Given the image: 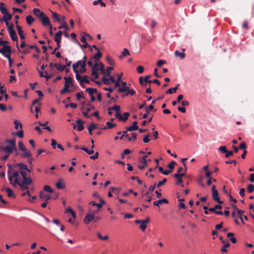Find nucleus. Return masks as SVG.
I'll use <instances>...</instances> for the list:
<instances>
[{"mask_svg": "<svg viewBox=\"0 0 254 254\" xmlns=\"http://www.w3.org/2000/svg\"><path fill=\"white\" fill-rule=\"evenodd\" d=\"M129 87L128 86H122L121 87H119L117 90V92L119 93H123L127 92L129 90Z\"/></svg>", "mask_w": 254, "mask_h": 254, "instance_id": "28", "label": "nucleus"}, {"mask_svg": "<svg viewBox=\"0 0 254 254\" xmlns=\"http://www.w3.org/2000/svg\"><path fill=\"white\" fill-rule=\"evenodd\" d=\"M179 86L180 84H177L175 87L168 89L166 93L167 94H172V93L176 92L177 90L179 88Z\"/></svg>", "mask_w": 254, "mask_h": 254, "instance_id": "18", "label": "nucleus"}, {"mask_svg": "<svg viewBox=\"0 0 254 254\" xmlns=\"http://www.w3.org/2000/svg\"><path fill=\"white\" fill-rule=\"evenodd\" d=\"M0 149L8 154H11L13 152V151L17 150L16 147L9 145H6L4 147H1Z\"/></svg>", "mask_w": 254, "mask_h": 254, "instance_id": "3", "label": "nucleus"}, {"mask_svg": "<svg viewBox=\"0 0 254 254\" xmlns=\"http://www.w3.org/2000/svg\"><path fill=\"white\" fill-rule=\"evenodd\" d=\"M5 142L6 143L9 144V145L16 146V140L15 138H13L12 139H7L5 140Z\"/></svg>", "mask_w": 254, "mask_h": 254, "instance_id": "29", "label": "nucleus"}, {"mask_svg": "<svg viewBox=\"0 0 254 254\" xmlns=\"http://www.w3.org/2000/svg\"><path fill=\"white\" fill-rule=\"evenodd\" d=\"M16 47H17V49H18V51H19V52H21V53H22L23 54H25H25H28V53H30V50H28V49H26V50H24V51H20V49H19V46H18V42H17V43H16Z\"/></svg>", "mask_w": 254, "mask_h": 254, "instance_id": "49", "label": "nucleus"}, {"mask_svg": "<svg viewBox=\"0 0 254 254\" xmlns=\"http://www.w3.org/2000/svg\"><path fill=\"white\" fill-rule=\"evenodd\" d=\"M136 69H137V72L141 74L143 72L144 68L143 66H142L141 65H139L137 67Z\"/></svg>", "mask_w": 254, "mask_h": 254, "instance_id": "55", "label": "nucleus"}, {"mask_svg": "<svg viewBox=\"0 0 254 254\" xmlns=\"http://www.w3.org/2000/svg\"><path fill=\"white\" fill-rule=\"evenodd\" d=\"M102 57V54L98 50L97 53L91 58V60H94L95 63H98L100 59Z\"/></svg>", "mask_w": 254, "mask_h": 254, "instance_id": "8", "label": "nucleus"}, {"mask_svg": "<svg viewBox=\"0 0 254 254\" xmlns=\"http://www.w3.org/2000/svg\"><path fill=\"white\" fill-rule=\"evenodd\" d=\"M24 152L22 154V157L23 158H26V157H30L32 156L31 153L28 151L27 150L26 151H24Z\"/></svg>", "mask_w": 254, "mask_h": 254, "instance_id": "48", "label": "nucleus"}, {"mask_svg": "<svg viewBox=\"0 0 254 254\" xmlns=\"http://www.w3.org/2000/svg\"><path fill=\"white\" fill-rule=\"evenodd\" d=\"M135 223L136 224L140 223L139 226V228L142 231H144L146 228V225L144 223V222L142 221V220H136L135 221Z\"/></svg>", "mask_w": 254, "mask_h": 254, "instance_id": "13", "label": "nucleus"}, {"mask_svg": "<svg viewBox=\"0 0 254 254\" xmlns=\"http://www.w3.org/2000/svg\"><path fill=\"white\" fill-rule=\"evenodd\" d=\"M100 202L99 203H96L95 201H91L89 202V205H92L93 206H96L99 208H101L103 205H104L106 202L104 201L102 198H100L99 199Z\"/></svg>", "mask_w": 254, "mask_h": 254, "instance_id": "4", "label": "nucleus"}, {"mask_svg": "<svg viewBox=\"0 0 254 254\" xmlns=\"http://www.w3.org/2000/svg\"><path fill=\"white\" fill-rule=\"evenodd\" d=\"M33 12L34 14L40 19L45 15L43 12L41 11L40 10L37 8H34L33 9Z\"/></svg>", "mask_w": 254, "mask_h": 254, "instance_id": "5", "label": "nucleus"}, {"mask_svg": "<svg viewBox=\"0 0 254 254\" xmlns=\"http://www.w3.org/2000/svg\"><path fill=\"white\" fill-rule=\"evenodd\" d=\"M26 20L27 24L31 25L35 21V19L31 15H29L26 17Z\"/></svg>", "mask_w": 254, "mask_h": 254, "instance_id": "23", "label": "nucleus"}, {"mask_svg": "<svg viewBox=\"0 0 254 254\" xmlns=\"http://www.w3.org/2000/svg\"><path fill=\"white\" fill-rule=\"evenodd\" d=\"M19 184H21V182L19 181V180L18 178H15L14 182L13 183V184H12V185L13 186H16V185H17L19 186Z\"/></svg>", "mask_w": 254, "mask_h": 254, "instance_id": "59", "label": "nucleus"}, {"mask_svg": "<svg viewBox=\"0 0 254 254\" xmlns=\"http://www.w3.org/2000/svg\"><path fill=\"white\" fill-rule=\"evenodd\" d=\"M39 196L40 198L45 199L46 201L49 200L51 196L50 194H45L43 192L41 191L40 193Z\"/></svg>", "mask_w": 254, "mask_h": 254, "instance_id": "17", "label": "nucleus"}, {"mask_svg": "<svg viewBox=\"0 0 254 254\" xmlns=\"http://www.w3.org/2000/svg\"><path fill=\"white\" fill-rule=\"evenodd\" d=\"M11 48L10 46L4 45L2 49H0V53L3 54L5 53H10Z\"/></svg>", "mask_w": 254, "mask_h": 254, "instance_id": "9", "label": "nucleus"}, {"mask_svg": "<svg viewBox=\"0 0 254 254\" xmlns=\"http://www.w3.org/2000/svg\"><path fill=\"white\" fill-rule=\"evenodd\" d=\"M3 18L0 19L1 21H4L5 22V24L6 26H8V20H10L12 18V15L8 13H6V14H3Z\"/></svg>", "mask_w": 254, "mask_h": 254, "instance_id": "7", "label": "nucleus"}, {"mask_svg": "<svg viewBox=\"0 0 254 254\" xmlns=\"http://www.w3.org/2000/svg\"><path fill=\"white\" fill-rule=\"evenodd\" d=\"M40 99H37L33 101L32 106L31 107V109H30L31 112L33 113V107H32V106L33 105L37 104H38L39 106L41 105V104L40 103Z\"/></svg>", "mask_w": 254, "mask_h": 254, "instance_id": "41", "label": "nucleus"}, {"mask_svg": "<svg viewBox=\"0 0 254 254\" xmlns=\"http://www.w3.org/2000/svg\"><path fill=\"white\" fill-rule=\"evenodd\" d=\"M212 198L213 199L217 201L219 204H222L223 203V201H221L219 197L218 196V191L216 189L215 186L213 185L212 187Z\"/></svg>", "mask_w": 254, "mask_h": 254, "instance_id": "1", "label": "nucleus"}, {"mask_svg": "<svg viewBox=\"0 0 254 254\" xmlns=\"http://www.w3.org/2000/svg\"><path fill=\"white\" fill-rule=\"evenodd\" d=\"M219 150L223 153H225L226 152L227 149L225 146H221L219 148Z\"/></svg>", "mask_w": 254, "mask_h": 254, "instance_id": "63", "label": "nucleus"}, {"mask_svg": "<svg viewBox=\"0 0 254 254\" xmlns=\"http://www.w3.org/2000/svg\"><path fill=\"white\" fill-rule=\"evenodd\" d=\"M151 75H147V76H145V77H144L145 85H146L147 83H148L149 84H150L151 83H156L158 85H160L161 82L157 79H154L153 80L148 81V79L150 78L151 77Z\"/></svg>", "mask_w": 254, "mask_h": 254, "instance_id": "6", "label": "nucleus"}, {"mask_svg": "<svg viewBox=\"0 0 254 254\" xmlns=\"http://www.w3.org/2000/svg\"><path fill=\"white\" fill-rule=\"evenodd\" d=\"M150 137V134H148L146 135L144 138H143V141L144 143H148L149 142V137Z\"/></svg>", "mask_w": 254, "mask_h": 254, "instance_id": "64", "label": "nucleus"}, {"mask_svg": "<svg viewBox=\"0 0 254 254\" xmlns=\"http://www.w3.org/2000/svg\"><path fill=\"white\" fill-rule=\"evenodd\" d=\"M16 29L18 31V33L19 35L20 38L21 39L24 40L25 38V37L23 35V31L21 29V26L18 25H16Z\"/></svg>", "mask_w": 254, "mask_h": 254, "instance_id": "22", "label": "nucleus"}, {"mask_svg": "<svg viewBox=\"0 0 254 254\" xmlns=\"http://www.w3.org/2000/svg\"><path fill=\"white\" fill-rule=\"evenodd\" d=\"M56 187L58 189H63L64 187V184H62L61 182H58L56 184Z\"/></svg>", "mask_w": 254, "mask_h": 254, "instance_id": "62", "label": "nucleus"}, {"mask_svg": "<svg viewBox=\"0 0 254 254\" xmlns=\"http://www.w3.org/2000/svg\"><path fill=\"white\" fill-rule=\"evenodd\" d=\"M166 63V61L163 60H159L157 63V65L158 67H161L163 64H165Z\"/></svg>", "mask_w": 254, "mask_h": 254, "instance_id": "56", "label": "nucleus"}, {"mask_svg": "<svg viewBox=\"0 0 254 254\" xmlns=\"http://www.w3.org/2000/svg\"><path fill=\"white\" fill-rule=\"evenodd\" d=\"M16 166H18L19 167V172L21 171V170H28V167L27 166L23 163H18L16 164Z\"/></svg>", "mask_w": 254, "mask_h": 254, "instance_id": "20", "label": "nucleus"}, {"mask_svg": "<svg viewBox=\"0 0 254 254\" xmlns=\"http://www.w3.org/2000/svg\"><path fill=\"white\" fill-rule=\"evenodd\" d=\"M85 91L88 92L90 96L93 95L94 93H96L97 92V90L96 88L92 87L87 88Z\"/></svg>", "mask_w": 254, "mask_h": 254, "instance_id": "19", "label": "nucleus"}, {"mask_svg": "<svg viewBox=\"0 0 254 254\" xmlns=\"http://www.w3.org/2000/svg\"><path fill=\"white\" fill-rule=\"evenodd\" d=\"M247 191L249 193H251L254 191V185L253 184H249L247 186Z\"/></svg>", "mask_w": 254, "mask_h": 254, "instance_id": "43", "label": "nucleus"}, {"mask_svg": "<svg viewBox=\"0 0 254 254\" xmlns=\"http://www.w3.org/2000/svg\"><path fill=\"white\" fill-rule=\"evenodd\" d=\"M76 122L78 125V127H77L78 131H81L82 130H83V129L84 128V126L83 125V122L81 119H78L76 120Z\"/></svg>", "mask_w": 254, "mask_h": 254, "instance_id": "14", "label": "nucleus"}, {"mask_svg": "<svg viewBox=\"0 0 254 254\" xmlns=\"http://www.w3.org/2000/svg\"><path fill=\"white\" fill-rule=\"evenodd\" d=\"M168 200L166 198H162L156 201H154L153 203L154 205L159 206L162 203H168Z\"/></svg>", "mask_w": 254, "mask_h": 254, "instance_id": "11", "label": "nucleus"}, {"mask_svg": "<svg viewBox=\"0 0 254 254\" xmlns=\"http://www.w3.org/2000/svg\"><path fill=\"white\" fill-rule=\"evenodd\" d=\"M52 16H53V18H54L56 20L58 21V22H60L61 19L60 18V15H59L55 12H52Z\"/></svg>", "mask_w": 254, "mask_h": 254, "instance_id": "46", "label": "nucleus"}, {"mask_svg": "<svg viewBox=\"0 0 254 254\" xmlns=\"http://www.w3.org/2000/svg\"><path fill=\"white\" fill-rule=\"evenodd\" d=\"M64 79L65 81V83H66L68 85L70 84L71 86H73L72 79L71 77H65Z\"/></svg>", "mask_w": 254, "mask_h": 254, "instance_id": "30", "label": "nucleus"}, {"mask_svg": "<svg viewBox=\"0 0 254 254\" xmlns=\"http://www.w3.org/2000/svg\"><path fill=\"white\" fill-rule=\"evenodd\" d=\"M64 28H65L66 30H68L69 29L68 26L66 22H63L61 25L58 27L59 29H61Z\"/></svg>", "mask_w": 254, "mask_h": 254, "instance_id": "45", "label": "nucleus"}, {"mask_svg": "<svg viewBox=\"0 0 254 254\" xmlns=\"http://www.w3.org/2000/svg\"><path fill=\"white\" fill-rule=\"evenodd\" d=\"M14 124L15 125V129H18V127L19 126L20 128H22V125L21 124V123L18 120H15L14 121Z\"/></svg>", "mask_w": 254, "mask_h": 254, "instance_id": "47", "label": "nucleus"}, {"mask_svg": "<svg viewBox=\"0 0 254 254\" xmlns=\"http://www.w3.org/2000/svg\"><path fill=\"white\" fill-rule=\"evenodd\" d=\"M69 87V85L64 83V87L62 90L60 91V93L61 94H64L66 92H70V91L68 89Z\"/></svg>", "mask_w": 254, "mask_h": 254, "instance_id": "24", "label": "nucleus"}, {"mask_svg": "<svg viewBox=\"0 0 254 254\" xmlns=\"http://www.w3.org/2000/svg\"><path fill=\"white\" fill-rule=\"evenodd\" d=\"M127 55H129V52L127 49L125 48L124 49V51L122 52L121 58H122V57H126Z\"/></svg>", "mask_w": 254, "mask_h": 254, "instance_id": "51", "label": "nucleus"}, {"mask_svg": "<svg viewBox=\"0 0 254 254\" xmlns=\"http://www.w3.org/2000/svg\"><path fill=\"white\" fill-rule=\"evenodd\" d=\"M9 36L13 41H16L18 42V37L15 30L9 31Z\"/></svg>", "mask_w": 254, "mask_h": 254, "instance_id": "12", "label": "nucleus"}, {"mask_svg": "<svg viewBox=\"0 0 254 254\" xmlns=\"http://www.w3.org/2000/svg\"><path fill=\"white\" fill-rule=\"evenodd\" d=\"M129 116V114L128 112H125L123 114V116H122V119H121V121H122L124 122H125L128 119V117Z\"/></svg>", "mask_w": 254, "mask_h": 254, "instance_id": "44", "label": "nucleus"}, {"mask_svg": "<svg viewBox=\"0 0 254 254\" xmlns=\"http://www.w3.org/2000/svg\"><path fill=\"white\" fill-rule=\"evenodd\" d=\"M97 236L100 239L102 240H107L109 239L108 236L106 235L105 236H102L101 235V233H98L97 234Z\"/></svg>", "mask_w": 254, "mask_h": 254, "instance_id": "52", "label": "nucleus"}, {"mask_svg": "<svg viewBox=\"0 0 254 254\" xmlns=\"http://www.w3.org/2000/svg\"><path fill=\"white\" fill-rule=\"evenodd\" d=\"M4 5L5 4L4 3L0 2V10L2 14H6V13H8L6 8L4 6Z\"/></svg>", "mask_w": 254, "mask_h": 254, "instance_id": "26", "label": "nucleus"}, {"mask_svg": "<svg viewBox=\"0 0 254 254\" xmlns=\"http://www.w3.org/2000/svg\"><path fill=\"white\" fill-rule=\"evenodd\" d=\"M96 128H97V126L96 124H95L94 123L90 124V125L88 127V130L89 131V133L90 135H92V134H93L92 130L93 129H95Z\"/></svg>", "mask_w": 254, "mask_h": 254, "instance_id": "21", "label": "nucleus"}, {"mask_svg": "<svg viewBox=\"0 0 254 254\" xmlns=\"http://www.w3.org/2000/svg\"><path fill=\"white\" fill-rule=\"evenodd\" d=\"M76 96L77 99L78 101H79L81 98H84V96H83V95L82 94V92L77 93L76 94Z\"/></svg>", "mask_w": 254, "mask_h": 254, "instance_id": "60", "label": "nucleus"}, {"mask_svg": "<svg viewBox=\"0 0 254 254\" xmlns=\"http://www.w3.org/2000/svg\"><path fill=\"white\" fill-rule=\"evenodd\" d=\"M107 127H104V129L112 128L116 126V124L111 123L110 122H107L106 123Z\"/></svg>", "mask_w": 254, "mask_h": 254, "instance_id": "33", "label": "nucleus"}, {"mask_svg": "<svg viewBox=\"0 0 254 254\" xmlns=\"http://www.w3.org/2000/svg\"><path fill=\"white\" fill-rule=\"evenodd\" d=\"M175 164H176V163L175 161H172L167 165V167L169 168L170 169H173L174 168V165Z\"/></svg>", "mask_w": 254, "mask_h": 254, "instance_id": "61", "label": "nucleus"}, {"mask_svg": "<svg viewBox=\"0 0 254 254\" xmlns=\"http://www.w3.org/2000/svg\"><path fill=\"white\" fill-rule=\"evenodd\" d=\"M167 182V179L166 178H164L163 179V180L161 181H159L158 182V183L156 184V187L159 188V187H160L161 186L164 185Z\"/></svg>", "mask_w": 254, "mask_h": 254, "instance_id": "42", "label": "nucleus"}, {"mask_svg": "<svg viewBox=\"0 0 254 254\" xmlns=\"http://www.w3.org/2000/svg\"><path fill=\"white\" fill-rule=\"evenodd\" d=\"M126 94H124L122 95V97L123 98H124L126 96H128L129 94L131 95V96L133 95L135 92L134 90L133 89H129V90H128L127 92H126Z\"/></svg>", "mask_w": 254, "mask_h": 254, "instance_id": "32", "label": "nucleus"}, {"mask_svg": "<svg viewBox=\"0 0 254 254\" xmlns=\"http://www.w3.org/2000/svg\"><path fill=\"white\" fill-rule=\"evenodd\" d=\"M42 22V24L44 26H47L50 23L49 18L45 15L42 18L40 19Z\"/></svg>", "mask_w": 254, "mask_h": 254, "instance_id": "10", "label": "nucleus"}, {"mask_svg": "<svg viewBox=\"0 0 254 254\" xmlns=\"http://www.w3.org/2000/svg\"><path fill=\"white\" fill-rule=\"evenodd\" d=\"M84 82L87 83L88 84L90 83V81L88 79L87 75H84L82 77V80L80 81V85L82 87H84V85L83 84Z\"/></svg>", "mask_w": 254, "mask_h": 254, "instance_id": "25", "label": "nucleus"}, {"mask_svg": "<svg viewBox=\"0 0 254 254\" xmlns=\"http://www.w3.org/2000/svg\"><path fill=\"white\" fill-rule=\"evenodd\" d=\"M15 134L20 138H22L24 136V132L22 129L18 130L17 132L15 133Z\"/></svg>", "mask_w": 254, "mask_h": 254, "instance_id": "50", "label": "nucleus"}, {"mask_svg": "<svg viewBox=\"0 0 254 254\" xmlns=\"http://www.w3.org/2000/svg\"><path fill=\"white\" fill-rule=\"evenodd\" d=\"M32 183V179L29 177L23 178V180L21 181V185H29L31 184Z\"/></svg>", "mask_w": 254, "mask_h": 254, "instance_id": "15", "label": "nucleus"}, {"mask_svg": "<svg viewBox=\"0 0 254 254\" xmlns=\"http://www.w3.org/2000/svg\"><path fill=\"white\" fill-rule=\"evenodd\" d=\"M68 212H69L71 213L72 216L74 218H75L76 217V214H75V212L70 208V207H68L66 210H65V213H68Z\"/></svg>", "mask_w": 254, "mask_h": 254, "instance_id": "39", "label": "nucleus"}, {"mask_svg": "<svg viewBox=\"0 0 254 254\" xmlns=\"http://www.w3.org/2000/svg\"><path fill=\"white\" fill-rule=\"evenodd\" d=\"M57 144H58L57 143L56 140L54 139H52L51 145L54 149H55L56 148V147H57Z\"/></svg>", "mask_w": 254, "mask_h": 254, "instance_id": "58", "label": "nucleus"}, {"mask_svg": "<svg viewBox=\"0 0 254 254\" xmlns=\"http://www.w3.org/2000/svg\"><path fill=\"white\" fill-rule=\"evenodd\" d=\"M159 170L160 172H161L163 175H168L171 172L170 170H164V169L162 167H159Z\"/></svg>", "mask_w": 254, "mask_h": 254, "instance_id": "36", "label": "nucleus"}, {"mask_svg": "<svg viewBox=\"0 0 254 254\" xmlns=\"http://www.w3.org/2000/svg\"><path fill=\"white\" fill-rule=\"evenodd\" d=\"M94 220V213L92 212V210L89 209L88 213L84 219V222L86 224H89L92 221Z\"/></svg>", "mask_w": 254, "mask_h": 254, "instance_id": "2", "label": "nucleus"}, {"mask_svg": "<svg viewBox=\"0 0 254 254\" xmlns=\"http://www.w3.org/2000/svg\"><path fill=\"white\" fill-rule=\"evenodd\" d=\"M230 246V244H229V243H228V242L227 243L223 246V247L221 249V251L223 253L227 252V250L226 249V248L229 247Z\"/></svg>", "mask_w": 254, "mask_h": 254, "instance_id": "40", "label": "nucleus"}, {"mask_svg": "<svg viewBox=\"0 0 254 254\" xmlns=\"http://www.w3.org/2000/svg\"><path fill=\"white\" fill-rule=\"evenodd\" d=\"M175 55L177 57H179L181 59H184L186 57V54L184 52H179L178 51L175 52Z\"/></svg>", "mask_w": 254, "mask_h": 254, "instance_id": "27", "label": "nucleus"}, {"mask_svg": "<svg viewBox=\"0 0 254 254\" xmlns=\"http://www.w3.org/2000/svg\"><path fill=\"white\" fill-rule=\"evenodd\" d=\"M106 61L110 65H114V62L110 56L106 57Z\"/></svg>", "mask_w": 254, "mask_h": 254, "instance_id": "57", "label": "nucleus"}, {"mask_svg": "<svg viewBox=\"0 0 254 254\" xmlns=\"http://www.w3.org/2000/svg\"><path fill=\"white\" fill-rule=\"evenodd\" d=\"M98 63H95L94 65L92 67V73H95L96 72H98V71H99L98 68Z\"/></svg>", "mask_w": 254, "mask_h": 254, "instance_id": "38", "label": "nucleus"}, {"mask_svg": "<svg viewBox=\"0 0 254 254\" xmlns=\"http://www.w3.org/2000/svg\"><path fill=\"white\" fill-rule=\"evenodd\" d=\"M44 190L45 191L50 192V193H52L53 192V191L52 189H51V188L50 187V186H49L48 185L45 186L44 187Z\"/></svg>", "mask_w": 254, "mask_h": 254, "instance_id": "53", "label": "nucleus"}, {"mask_svg": "<svg viewBox=\"0 0 254 254\" xmlns=\"http://www.w3.org/2000/svg\"><path fill=\"white\" fill-rule=\"evenodd\" d=\"M127 131L125 130L123 131V136H125V137H127L128 139V140L129 141H132V138L129 136V134L127 133Z\"/></svg>", "mask_w": 254, "mask_h": 254, "instance_id": "54", "label": "nucleus"}, {"mask_svg": "<svg viewBox=\"0 0 254 254\" xmlns=\"http://www.w3.org/2000/svg\"><path fill=\"white\" fill-rule=\"evenodd\" d=\"M5 190L7 192V196L8 197L15 198V195L11 189H10V188H7L5 189L4 188L1 190Z\"/></svg>", "mask_w": 254, "mask_h": 254, "instance_id": "16", "label": "nucleus"}, {"mask_svg": "<svg viewBox=\"0 0 254 254\" xmlns=\"http://www.w3.org/2000/svg\"><path fill=\"white\" fill-rule=\"evenodd\" d=\"M189 126V124L186 123L184 124H180V129L181 131H183L185 128H187Z\"/></svg>", "mask_w": 254, "mask_h": 254, "instance_id": "37", "label": "nucleus"}, {"mask_svg": "<svg viewBox=\"0 0 254 254\" xmlns=\"http://www.w3.org/2000/svg\"><path fill=\"white\" fill-rule=\"evenodd\" d=\"M18 147L19 149L22 151H26V148L25 145L23 144L22 141H20L18 142Z\"/></svg>", "mask_w": 254, "mask_h": 254, "instance_id": "34", "label": "nucleus"}, {"mask_svg": "<svg viewBox=\"0 0 254 254\" xmlns=\"http://www.w3.org/2000/svg\"><path fill=\"white\" fill-rule=\"evenodd\" d=\"M80 149L85 151L88 154H92L94 153V151L93 150H89L87 148L85 147L84 146L81 147Z\"/></svg>", "mask_w": 254, "mask_h": 254, "instance_id": "35", "label": "nucleus"}, {"mask_svg": "<svg viewBox=\"0 0 254 254\" xmlns=\"http://www.w3.org/2000/svg\"><path fill=\"white\" fill-rule=\"evenodd\" d=\"M54 66L56 67L58 70L63 71L66 67L65 65H62L61 64H54Z\"/></svg>", "mask_w": 254, "mask_h": 254, "instance_id": "31", "label": "nucleus"}]
</instances>
